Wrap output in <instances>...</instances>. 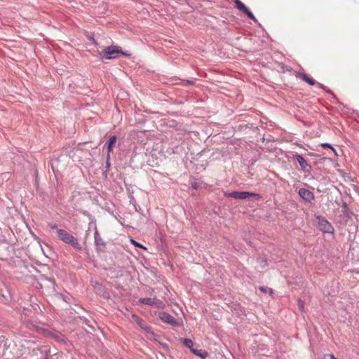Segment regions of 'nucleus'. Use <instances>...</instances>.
I'll return each instance as SVG.
<instances>
[{
  "mask_svg": "<svg viewBox=\"0 0 359 359\" xmlns=\"http://www.w3.org/2000/svg\"><path fill=\"white\" fill-rule=\"evenodd\" d=\"M118 54L126 56L130 55L129 53L123 52L121 48L118 46H107L99 53V55L102 59L107 60L116 59L117 58Z\"/></svg>",
  "mask_w": 359,
  "mask_h": 359,
  "instance_id": "obj_1",
  "label": "nucleus"
},
{
  "mask_svg": "<svg viewBox=\"0 0 359 359\" xmlns=\"http://www.w3.org/2000/svg\"><path fill=\"white\" fill-rule=\"evenodd\" d=\"M57 235L58 238L66 244L72 245L74 249L81 250V245L79 244L77 238L74 237L71 233L66 230L60 229L57 230Z\"/></svg>",
  "mask_w": 359,
  "mask_h": 359,
  "instance_id": "obj_2",
  "label": "nucleus"
},
{
  "mask_svg": "<svg viewBox=\"0 0 359 359\" xmlns=\"http://www.w3.org/2000/svg\"><path fill=\"white\" fill-rule=\"evenodd\" d=\"M318 228L323 233H332L334 231L332 225L323 217L316 216Z\"/></svg>",
  "mask_w": 359,
  "mask_h": 359,
  "instance_id": "obj_3",
  "label": "nucleus"
},
{
  "mask_svg": "<svg viewBox=\"0 0 359 359\" xmlns=\"http://www.w3.org/2000/svg\"><path fill=\"white\" fill-rule=\"evenodd\" d=\"M140 302L144 304L154 306L158 309H163L165 307V304L156 298H141Z\"/></svg>",
  "mask_w": 359,
  "mask_h": 359,
  "instance_id": "obj_4",
  "label": "nucleus"
},
{
  "mask_svg": "<svg viewBox=\"0 0 359 359\" xmlns=\"http://www.w3.org/2000/svg\"><path fill=\"white\" fill-rule=\"evenodd\" d=\"M250 196H255L258 198H261V196L258 194L250 193L248 191H233L231 192V198L236 199H246Z\"/></svg>",
  "mask_w": 359,
  "mask_h": 359,
  "instance_id": "obj_5",
  "label": "nucleus"
},
{
  "mask_svg": "<svg viewBox=\"0 0 359 359\" xmlns=\"http://www.w3.org/2000/svg\"><path fill=\"white\" fill-rule=\"evenodd\" d=\"M235 5L236 7L240 10L241 11L243 12L245 14L248 15L249 18L254 21H257L255 15L252 14V12H250L248 8L245 6V5L240 0H235Z\"/></svg>",
  "mask_w": 359,
  "mask_h": 359,
  "instance_id": "obj_6",
  "label": "nucleus"
},
{
  "mask_svg": "<svg viewBox=\"0 0 359 359\" xmlns=\"http://www.w3.org/2000/svg\"><path fill=\"white\" fill-rule=\"evenodd\" d=\"M132 319L143 330H144L147 333L154 335V333L152 332L151 327L145 324L144 320L137 316L135 314L132 315Z\"/></svg>",
  "mask_w": 359,
  "mask_h": 359,
  "instance_id": "obj_7",
  "label": "nucleus"
},
{
  "mask_svg": "<svg viewBox=\"0 0 359 359\" xmlns=\"http://www.w3.org/2000/svg\"><path fill=\"white\" fill-rule=\"evenodd\" d=\"M158 316L160 319L164 323L170 324L172 325H177L176 319L173 316L165 312H160Z\"/></svg>",
  "mask_w": 359,
  "mask_h": 359,
  "instance_id": "obj_8",
  "label": "nucleus"
},
{
  "mask_svg": "<svg viewBox=\"0 0 359 359\" xmlns=\"http://www.w3.org/2000/svg\"><path fill=\"white\" fill-rule=\"evenodd\" d=\"M299 195L307 202H311L314 199L313 192L306 189H300L299 190Z\"/></svg>",
  "mask_w": 359,
  "mask_h": 359,
  "instance_id": "obj_9",
  "label": "nucleus"
},
{
  "mask_svg": "<svg viewBox=\"0 0 359 359\" xmlns=\"http://www.w3.org/2000/svg\"><path fill=\"white\" fill-rule=\"evenodd\" d=\"M294 158L298 161L301 168L304 171H309L311 165L306 162V161L299 154H296Z\"/></svg>",
  "mask_w": 359,
  "mask_h": 359,
  "instance_id": "obj_10",
  "label": "nucleus"
},
{
  "mask_svg": "<svg viewBox=\"0 0 359 359\" xmlns=\"http://www.w3.org/2000/svg\"><path fill=\"white\" fill-rule=\"evenodd\" d=\"M116 139L117 138L115 135L111 136L109 137L108 142L105 144V146L107 147L108 156H109V154L111 152L113 147H114L116 142Z\"/></svg>",
  "mask_w": 359,
  "mask_h": 359,
  "instance_id": "obj_11",
  "label": "nucleus"
},
{
  "mask_svg": "<svg viewBox=\"0 0 359 359\" xmlns=\"http://www.w3.org/2000/svg\"><path fill=\"white\" fill-rule=\"evenodd\" d=\"M299 78L311 86H313L316 84V81L306 74H299Z\"/></svg>",
  "mask_w": 359,
  "mask_h": 359,
  "instance_id": "obj_12",
  "label": "nucleus"
},
{
  "mask_svg": "<svg viewBox=\"0 0 359 359\" xmlns=\"http://www.w3.org/2000/svg\"><path fill=\"white\" fill-rule=\"evenodd\" d=\"M95 237V243L97 245H104V243L102 241V238L100 236L99 233L96 231L94 235Z\"/></svg>",
  "mask_w": 359,
  "mask_h": 359,
  "instance_id": "obj_13",
  "label": "nucleus"
},
{
  "mask_svg": "<svg viewBox=\"0 0 359 359\" xmlns=\"http://www.w3.org/2000/svg\"><path fill=\"white\" fill-rule=\"evenodd\" d=\"M259 290L264 293L269 292L270 295H272L273 294V291L271 288H268V287L262 286L259 287Z\"/></svg>",
  "mask_w": 359,
  "mask_h": 359,
  "instance_id": "obj_14",
  "label": "nucleus"
},
{
  "mask_svg": "<svg viewBox=\"0 0 359 359\" xmlns=\"http://www.w3.org/2000/svg\"><path fill=\"white\" fill-rule=\"evenodd\" d=\"M130 243L134 245L136 247H138L140 248H142L144 250H147V248H145L144 246H143L142 244L137 243V241H135L134 239L131 238L130 240Z\"/></svg>",
  "mask_w": 359,
  "mask_h": 359,
  "instance_id": "obj_15",
  "label": "nucleus"
},
{
  "mask_svg": "<svg viewBox=\"0 0 359 359\" xmlns=\"http://www.w3.org/2000/svg\"><path fill=\"white\" fill-rule=\"evenodd\" d=\"M321 147L324 149H327V148H329V149H331L335 154V155H337V152L335 151V149L329 144L327 143H323L321 144Z\"/></svg>",
  "mask_w": 359,
  "mask_h": 359,
  "instance_id": "obj_16",
  "label": "nucleus"
},
{
  "mask_svg": "<svg viewBox=\"0 0 359 359\" xmlns=\"http://www.w3.org/2000/svg\"><path fill=\"white\" fill-rule=\"evenodd\" d=\"M298 308L300 311H303L304 308V301L299 299L297 304Z\"/></svg>",
  "mask_w": 359,
  "mask_h": 359,
  "instance_id": "obj_17",
  "label": "nucleus"
},
{
  "mask_svg": "<svg viewBox=\"0 0 359 359\" xmlns=\"http://www.w3.org/2000/svg\"><path fill=\"white\" fill-rule=\"evenodd\" d=\"M323 359H337L332 354H325L324 355Z\"/></svg>",
  "mask_w": 359,
  "mask_h": 359,
  "instance_id": "obj_18",
  "label": "nucleus"
},
{
  "mask_svg": "<svg viewBox=\"0 0 359 359\" xmlns=\"http://www.w3.org/2000/svg\"><path fill=\"white\" fill-rule=\"evenodd\" d=\"M184 344L186 346L190 347L192 345V341L191 339H186L184 340Z\"/></svg>",
  "mask_w": 359,
  "mask_h": 359,
  "instance_id": "obj_19",
  "label": "nucleus"
},
{
  "mask_svg": "<svg viewBox=\"0 0 359 359\" xmlns=\"http://www.w3.org/2000/svg\"><path fill=\"white\" fill-rule=\"evenodd\" d=\"M48 226L52 229H56L57 230V226L55 224H48Z\"/></svg>",
  "mask_w": 359,
  "mask_h": 359,
  "instance_id": "obj_20",
  "label": "nucleus"
},
{
  "mask_svg": "<svg viewBox=\"0 0 359 359\" xmlns=\"http://www.w3.org/2000/svg\"><path fill=\"white\" fill-rule=\"evenodd\" d=\"M193 352H194L196 355H197L200 356V357H201V358H205V355H201V354L198 353L196 350H193Z\"/></svg>",
  "mask_w": 359,
  "mask_h": 359,
  "instance_id": "obj_21",
  "label": "nucleus"
},
{
  "mask_svg": "<svg viewBox=\"0 0 359 359\" xmlns=\"http://www.w3.org/2000/svg\"><path fill=\"white\" fill-rule=\"evenodd\" d=\"M224 195L226 197H231V192H224Z\"/></svg>",
  "mask_w": 359,
  "mask_h": 359,
  "instance_id": "obj_22",
  "label": "nucleus"
}]
</instances>
